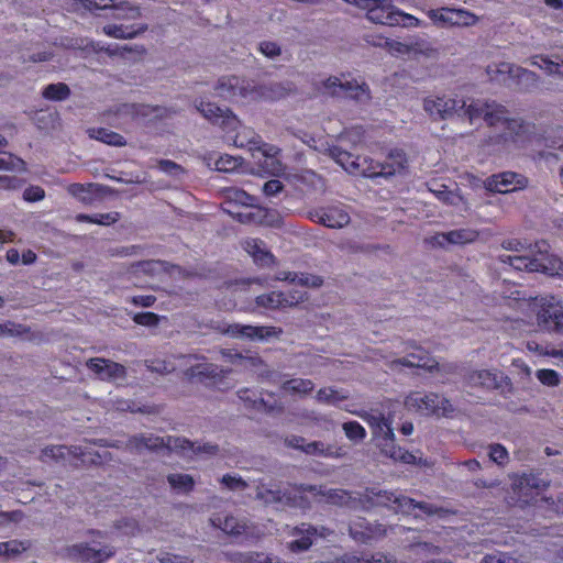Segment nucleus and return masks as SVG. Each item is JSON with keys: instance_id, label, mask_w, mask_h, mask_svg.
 Segmentation results:
<instances>
[{"instance_id": "f257e3e1", "label": "nucleus", "mask_w": 563, "mask_h": 563, "mask_svg": "<svg viewBox=\"0 0 563 563\" xmlns=\"http://www.w3.org/2000/svg\"><path fill=\"white\" fill-rule=\"evenodd\" d=\"M465 118L470 123L483 118L487 125L501 130L500 137L504 142L517 141L529 130V124L520 118H510L508 110L495 101L472 100L466 108Z\"/></svg>"}, {"instance_id": "f03ea898", "label": "nucleus", "mask_w": 563, "mask_h": 563, "mask_svg": "<svg viewBox=\"0 0 563 563\" xmlns=\"http://www.w3.org/2000/svg\"><path fill=\"white\" fill-rule=\"evenodd\" d=\"M346 410L361 417L371 427L373 437L379 441L380 451L386 456L406 464L418 463L417 457L412 453L395 444V433L390 417H385V415L377 409H371L369 411Z\"/></svg>"}, {"instance_id": "7ed1b4c3", "label": "nucleus", "mask_w": 563, "mask_h": 563, "mask_svg": "<svg viewBox=\"0 0 563 563\" xmlns=\"http://www.w3.org/2000/svg\"><path fill=\"white\" fill-rule=\"evenodd\" d=\"M363 497L371 506L389 507L396 512L408 516L411 515L416 518L420 517V512L427 516H433L442 511V508H439L435 505L417 501L401 494L380 490L377 488H367Z\"/></svg>"}, {"instance_id": "20e7f679", "label": "nucleus", "mask_w": 563, "mask_h": 563, "mask_svg": "<svg viewBox=\"0 0 563 563\" xmlns=\"http://www.w3.org/2000/svg\"><path fill=\"white\" fill-rule=\"evenodd\" d=\"M305 487L282 486L276 483L260 482L255 488V498L264 505H274L279 507H292L308 509L309 501L302 493Z\"/></svg>"}, {"instance_id": "39448f33", "label": "nucleus", "mask_w": 563, "mask_h": 563, "mask_svg": "<svg viewBox=\"0 0 563 563\" xmlns=\"http://www.w3.org/2000/svg\"><path fill=\"white\" fill-rule=\"evenodd\" d=\"M125 448L132 453L141 454L144 451H184L186 449H192L194 444L185 438L172 435L158 437L153 433H141L131 437L128 440Z\"/></svg>"}, {"instance_id": "423d86ee", "label": "nucleus", "mask_w": 563, "mask_h": 563, "mask_svg": "<svg viewBox=\"0 0 563 563\" xmlns=\"http://www.w3.org/2000/svg\"><path fill=\"white\" fill-rule=\"evenodd\" d=\"M467 100L449 96H428L423 99V110L433 121L449 120L454 115L465 117Z\"/></svg>"}, {"instance_id": "0eeeda50", "label": "nucleus", "mask_w": 563, "mask_h": 563, "mask_svg": "<svg viewBox=\"0 0 563 563\" xmlns=\"http://www.w3.org/2000/svg\"><path fill=\"white\" fill-rule=\"evenodd\" d=\"M408 410L424 416H448L453 412L452 404L443 396L434 393L412 391L405 399Z\"/></svg>"}, {"instance_id": "6e6552de", "label": "nucleus", "mask_w": 563, "mask_h": 563, "mask_svg": "<svg viewBox=\"0 0 563 563\" xmlns=\"http://www.w3.org/2000/svg\"><path fill=\"white\" fill-rule=\"evenodd\" d=\"M217 95L225 100H254L256 87L244 78L228 76L219 79L216 86Z\"/></svg>"}, {"instance_id": "1a4fd4ad", "label": "nucleus", "mask_w": 563, "mask_h": 563, "mask_svg": "<svg viewBox=\"0 0 563 563\" xmlns=\"http://www.w3.org/2000/svg\"><path fill=\"white\" fill-rule=\"evenodd\" d=\"M488 75L495 79L497 74H507L516 80L519 89L523 91H532L539 87L540 77L529 69L522 68L510 63H499L487 67Z\"/></svg>"}, {"instance_id": "9d476101", "label": "nucleus", "mask_w": 563, "mask_h": 563, "mask_svg": "<svg viewBox=\"0 0 563 563\" xmlns=\"http://www.w3.org/2000/svg\"><path fill=\"white\" fill-rule=\"evenodd\" d=\"M223 332L234 339H249L251 341H269L278 339L283 334V329L273 325H250V324H230Z\"/></svg>"}, {"instance_id": "9b49d317", "label": "nucleus", "mask_w": 563, "mask_h": 563, "mask_svg": "<svg viewBox=\"0 0 563 563\" xmlns=\"http://www.w3.org/2000/svg\"><path fill=\"white\" fill-rule=\"evenodd\" d=\"M308 218L313 222L322 224L331 229H341L351 221L346 208L341 205H330L320 207L308 212Z\"/></svg>"}, {"instance_id": "f8f14e48", "label": "nucleus", "mask_w": 563, "mask_h": 563, "mask_svg": "<svg viewBox=\"0 0 563 563\" xmlns=\"http://www.w3.org/2000/svg\"><path fill=\"white\" fill-rule=\"evenodd\" d=\"M332 531L325 527H314L310 523H301L289 532L296 539L288 543L291 552L299 553L310 549L316 538H327Z\"/></svg>"}, {"instance_id": "ddd939ff", "label": "nucleus", "mask_w": 563, "mask_h": 563, "mask_svg": "<svg viewBox=\"0 0 563 563\" xmlns=\"http://www.w3.org/2000/svg\"><path fill=\"white\" fill-rule=\"evenodd\" d=\"M467 383L473 387L497 389L501 393L510 391V379L499 371L481 369L468 374Z\"/></svg>"}, {"instance_id": "4468645a", "label": "nucleus", "mask_w": 563, "mask_h": 563, "mask_svg": "<svg viewBox=\"0 0 563 563\" xmlns=\"http://www.w3.org/2000/svg\"><path fill=\"white\" fill-rule=\"evenodd\" d=\"M197 110L213 124L220 125L225 131H235L240 126L239 119L228 108H220L213 102L201 101Z\"/></svg>"}, {"instance_id": "2eb2a0df", "label": "nucleus", "mask_w": 563, "mask_h": 563, "mask_svg": "<svg viewBox=\"0 0 563 563\" xmlns=\"http://www.w3.org/2000/svg\"><path fill=\"white\" fill-rule=\"evenodd\" d=\"M114 554V549L110 545H100L96 542L79 543L68 549V556L75 560H81L89 563H102Z\"/></svg>"}, {"instance_id": "dca6fc26", "label": "nucleus", "mask_w": 563, "mask_h": 563, "mask_svg": "<svg viewBox=\"0 0 563 563\" xmlns=\"http://www.w3.org/2000/svg\"><path fill=\"white\" fill-rule=\"evenodd\" d=\"M528 185V179L514 172H504L500 174L492 175L484 181L487 190L499 194H507L523 189Z\"/></svg>"}, {"instance_id": "f3484780", "label": "nucleus", "mask_w": 563, "mask_h": 563, "mask_svg": "<svg viewBox=\"0 0 563 563\" xmlns=\"http://www.w3.org/2000/svg\"><path fill=\"white\" fill-rule=\"evenodd\" d=\"M549 249L550 246L545 241L536 242L533 247H530V253L536 255L537 272L548 275L563 274V260L554 254H550Z\"/></svg>"}, {"instance_id": "a211bd4d", "label": "nucleus", "mask_w": 563, "mask_h": 563, "mask_svg": "<svg viewBox=\"0 0 563 563\" xmlns=\"http://www.w3.org/2000/svg\"><path fill=\"white\" fill-rule=\"evenodd\" d=\"M86 366L102 380L112 382L123 379L126 376V369L123 365L102 357L89 358Z\"/></svg>"}, {"instance_id": "6ab92c4d", "label": "nucleus", "mask_w": 563, "mask_h": 563, "mask_svg": "<svg viewBox=\"0 0 563 563\" xmlns=\"http://www.w3.org/2000/svg\"><path fill=\"white\" fill-rule=\"evenodd\" d=\"M231 369L223 368L212 363H198L190 365L185 374L188 378H197L202 383L220 384Z\"/></svg>"}, {"instance_id": "aec40b11", "label": "nucleus", "mask_w": 563, "mask_h": 563, "mask_svg": "<svg viewBox=\"0 0 563 563\" xmlns=\"http://www.w3.org/2000/svg\"><path fill=\"white\" fill-rule=\"evenodd\" d=\"M477 238L478 232L476 230L462 228L435 234L431 238V244L439 247H445L449 244L464 245L474 242Z\"/></svg>"}, {"instance_id": "412c9836", "label": "nucleus", "mask_w": 563, "mask_h": 563, "mask_svg": "<svg viewBox=\"0 0 563 563\" xmlns=\"http://www.w3.org/2000/svg\"><path fill=\"white\" fill-rule=\"evenodd\" d=\"M548 486L549 481H545L541 478L539 474L533 473H523L522 475L517 476L512 482V488L520 497H530L533 493L538 494Z\"/></svg>"}, {"instance_id": "4be33fe9", "label": "nucleus", "mask_w": 563, "mask_h": 563, "mask_svg": "<svg viewBox=\"0 0 563 563\" xmlns=\"http://www.w3.org/2000/svg\"><path fill=\"white\" fill-rule=\"evenodd\" d=\"M210 523L221 529L224 533L239 537L242 534L252 536L251 526L245 519L234 516H225L222 518L220 515H214L210 518Z\"/></svg>"}, {"instance_id": "5701e85b", "label": "nucleus", "mask_w": 563, "mask_h": 563, "mask_svg": "<svg viewBox=\"0 0 563 563\" xmlns=\"http://www.w3.org/2000/svg\"><path fill=\"white\" fill-rule=\"evenodd\" d=\"M85 456L86 452L81 446L48 445L41 451L40 460L48 463L51 461L60 462L76 457L86 462Z\"/></svg>"}, {"instance_id": "b1692460", "label": "nucleus", "mask_w": 563, "mask_h": 563, "mask_svg": "<svg viewBox=\"0 0 563 563\" xmlns=\"http://www.w3.org/2000/svg\"><path fill=\"white\" fill-rule=\"evenodd\" d=\"M245 142L253 145L255 150L262 152V154L267 158L274 159L280 152L277 146L262 142L253 131L243 129V132L236 133L234 144L243 147Z\"/></svg>"}, {"instance_id": "393cba45", "label": "nucleus", "mask_w": 563, "mask_h": 563, "mask_svg": "<svg viewBox=\"0 0 563 563\" xmlns=\"http://www.w3.org/2000/svg\"><path fill=\"white\" fill-rule=\"evenodd\" d=\"M243 249L258 266L269 267L275 263V256L267 250L262 240L247 239L243 242Z\"/></svg>"}, {"instance_id": "a878e982", "label": "nucleus", "mask_w": 563, "mask_h": 563, "mask_svg": "<svg viewBox=\"0 0 563 563\" xmlns=\"http://www.w3.org/2000/svg\"><path fill=\"white\" fill-rule=\"evenodd\" d=\"M413 349L412 352H408L402 358L397 360V363L408 367H420L428 371H432L438 367V362L432 358L428 352L423 349L408 344Z\"/></svg>"}, {"instance_id": "bb28decb", "label": "nucleus", "mask_w": 563, "mask_h": 563, "mask_svg": "<svg viewBox=\"0 0 563 563\" xmlns=\"http://www.w3.org/2000/svg\"><path fill=\"white\" fill-rule=\"evenodd\" d=\"M342 90L341 98H350L358 103H367L372 98L369 87L365 81L349 78L346 75Z\"/></svg>"}, {"instance_id": "cd10ccee", "label": "nucleus", "mask_w": 563, "mask_h": 563, "mask_svg": "<svg viewBox=\"0 0 563 563\" xmlns=\"http://www.w3.org/2000/svg\"><path fill=\"white\" fill-rule=\"evenodd\" d=\"M539 325L543 327L549 331H563V311L561 307H554L549 305L548 308H542L538 312Z\"/></svg>"}, {"instance_id": "c85d7f7f", "label": "nucleus", "mask_w": 563, "mask_h": 563, "mask_svg": "<svg viewBox=\"0 0 563 563\" xmlns=\"http://www.w3.org/2000/svg\"><path fill=\"white\" fill-rule=\"evenodd\" d=\"M384 533L385 530H382L379 525L374 526L365 519H360L350 526V534L352 538L362 542H366L367 540Z\"/></svg>"}, {"instance_id": "c756f323", "label": "nucleus", "mask_w": 563, "mask_h": 563, "mask_svg": "<svg viewBox=\"0 0 563 563\" xmlns=\"http://www.w3.org/2000/svg\"><path fill=\"white\" fill-rule=\"evenodd\" d=\"M533 247V245H529V249ZM499 261L504 264H509L517 271H529L534 272L538 271V265L536 264V255L530 253V250L525 252L522 255H499Z\"/></svg>"}, {"instance_id": "7c9ffc66", "label": "nucleus", "mask_w": 563, "mask_h": 563, "mask_svg": "<svg viewBox=\"0 0 563 563\" xmlns=\"http://www.w3.org/2000/svg\"><path fill=\"white\" fill-rule=\"evenodd\" d=\"M146 30V24H141L136 29L134 26H125L122 24H107L102 27V33L117 40H132L144 33Z\"/></svg>"}, {"instance_id": "2f4dec72", "label": "nucleus", "mask_w": 563, "mask_h": 563, "mask_svg": "<svg viewBox=\"0 0 563 563\" xmlns=\"http://www.w3.org/2000/svg\"><path fill=\"white\" fill-rule=\"evenodd\" d=\"M112 13L110 15H107V18L113 19V20H120V21H131L136 20L141 18L142 10L139 5L133 4L129 1H122L119 3H115L113 1V5L110 7Z\"/></svg>"}, {"instance_id": "473e14b6", "label": "nucleus", "mask_w": 563, "mask_h": 563, "mask_svg": "<svg viewBox=\"0 0 563 563\" xmlns=\"http://www.w3.org/2000/svg\"><path fill=\"white\" fill-rule=\"evenodd\" d=\"M294 300L287 301L284 297L283 291H271L267 294L260 295L255 298L257 307H262L267 310H276L286 307H292Z\"/></svg>"}, {"instance_id": "72a5a7b5", "label": "nucleus", "mask_w": 563, "mask_h": 563, "mask_svg": "<svg viewBox=\"0 0 563 563\" xmlns=\"http://www.w3.org/2000/svg\"><path fill=\"white\" fill-rule=\"evenodd\" d=\"M345 79V75L342 74L340 76H330L325 79H321L316 82V89L323 96H329L333 98L342 97L343 82Z\"/></svg>"}, {"instance_id": "f704fd0d", "label": "nucleus", "mask_w": 563, "mask_h": 563, "mask_svg": "<svg viewBox=\"0 0 563 563\" xmlns=\"http://www.w3.org/2000/svg\"><path fill=\"white\" fill-rule=\"evenodd\" d=\"M306 490L313 493L316 496H321L327 503L333 505H346L351 499L350 494L342 489H325L322 487L307 486L305 487V492Z\"/></svg>"}, {"instance_id": "c9c22d12", "label": "nucleus", "mask_w": 563, "mask_h": 563, "mask_svg": "<svg viewBox=\"0 0 563 563\" xmlns=\"http://www.w3.org/2000/svg\"><path fill=\"white\" fill-rule=\"evenodd\" d=\"M406 155L402 151H391L384 163H380L379 173H383V177H389L397 173H400L406 167Z\"/></svg>"}, {"instance_id": "e433bc0d", "label": "nucleus", "mask_w": 563, "mask_h": 563, "mask_svg": "<svg viewBox=\"0 0 563 563\" xmlns=\"http://www.w3.org/2000/svg\"><path fill=\"white\" fill-rule=\"evenodd\" d=\"M276 279L314 288L320 287L323 283L322 278L319 276L309 274H297L292 272H279L276 275Z\"/></svg>"}, {"instance_id": "4c0bfd02", "label": "nucleus", "mask_w": 563, "mask_h": 563, "mask_svg": "<svg viewBox=\"0 0 563 563\" xmlns=\"http://www.w3.org/2000/svg\"><path fill=\"white\" fill-rule=\"evenodd\" d=\"M88 135L90 139L111 146L121 147L126 144L125 139L121 134L104 128H91L88 130Z\"/></svg>"}, {"instance_id": "58836bf2", "label": "nucleus", "mask_w": 563, "mask_h": 563, "mask_svg": "<svg viewBox=\"0 0 563 563\" xmlns=\"http://www.w3.org/2000/svg\"><path fill=\"white\" fill-rule=\"evenodd\" d=\"M291 90V86L289 84L283 82H271L268 85H263L256 88V95L254 96V100L258 98L264 99H279L285 97Z\"/></svg>"}, {"instance_id": "ea45409f", "label": "nucleus", "mask_w": 563, "mask_h": 563, "mask_svg": "<svg viewBox=\"0 0 563 563\" xmlns=\"http://www.w3.org/2000/svg\"><path fill=\"white\" fill-rule=\"evenodd\" d=\"M409 45V51L411 57L424 56V57H433L437 54V49L432 46V44L420 36L409 37L407 40Z\"/></svg>"}, {"instance_id": "a19ab883", "label": "nucleus", "mask_w": 563, "mask_h": 563, "mask_svg": "<svg viewBox=\"0 0 563 563\" xmlns=\"http://www.w3.org/2000/svg\"><path fill=\"white\" fill-rule=\"evenodd\" d=\"M330 156L341 165L346 172L354 174L355 169H357L360 156L354 157L351 153L340 148L332 147L330 148Z\"/></svg>"}, {"instance_id": "79ce46f5", "label": "nucleus", "mask_w": 563, "mask_h": 563, "mask_svg": "<svg viewBox=\"0 0 563 563\" xmlns=\"http://www.w3.org/2000/svg\"><path fill=\"white\" fill-rule=\"evenodd\" d=\"M450 26H470L477 22V16L465 9L449 8Z\"/></svg>"}, {"instance_id": "37998d69", "label": "nucleus", "mask_w": 563, "mask_h": 563, "mask_svg": "<svg viewBox=\"0 0 563 563\" xmlns=\"http://www.w3.org/2000/svg\"><path fill=\"white\" fill-rule=\"evenodd\" d=\"M314 384L310 379L291 378L283 383L282 389L289 394L306 395L312 391Z\"/></svg>"}, {"instance_id": "c03bdc74", "label": "nucleus", "mask_w": 563, "mask_h": 563, "mask_svg": "<svg viewBox=\"0 0 563 563\" xmlns=\"http://www.w3.org/2000/svg\"><path fill=\"white\" fill-rule=\"evenodd\" d=\"M227 203H236L244 207H255L256 198L239 188H229L225 191Z\"/></svg>"}, {"instance_id": "a18cd8bd", "label": "nucleus", "mask_w": 563, "mask_h": 563, "mask_svg": "<svg viewBox=\"0 0 563 563\" xmlns=\"http://www.w3.org/2000/svg\"><path fill=\"white\" fill-rule=\"evenodd\" d=\"M317 401L331 406H339L341 401L347 399V395L332 387H324L318 390Z\"/></svg>"}, {"instance_id": "49530a36", "label": "nucleus", "mask_w": 563, "mask_h": 563, "mask_svg": "<svg viewBox=\"0 0 563 563\" xmlns=\"http://www.w3.org/2000/svg\"><path fill=\"white\" fill-rule=\"evenodd\" d=\"M360 166L355 169V175H362L364 177L375 178L383 177V173H379L380 162H375L369 157H360L358 159Z\"/></svg>"}, {"instance_id": "de8ad7c7", "label": "nucleus", "mask_w": 563, "mask_h": 563, "mask_svg": "<svg viewBox=\"0 0 563 563\" xmlns=\"http://www.w3.org/2000/svg\"><path fill=\"white\" fill-rule=\"evenodd\" d=\"M42 95L47 100L63 101L70 96V89L64 82L49 84L44 88Z\"/></svg>"}, {"instance_id": "09e8293b", "label": "nucleus", "mask_w": 563, "mask_h": 563, "mask_svg": "<svg viewBox=\"0 0 563 563\" xmlns=\"http://www.w3.org/2000/svg\"><path fill=\"white\" fill-rule=\"evenodd\" d=\"M429 190L442 202L450 206H457L462 200L461 196L449 190L443 184H432Z\"/></svg>"}, {"instance_id": "8fccbe9b", "label": "nucleus", "mask_w": 563, "mask_h": 563, "mask_svg": "<svg viewBox=\"0 0 563 563\" xmlns=\"http://www.w3.org/2000/svg\"><path fill=\"white\" fill-rule=\"evenodd\" d=\"M233 560L241 563H284L277 556H269L258 552L235 553Z\"/></svg>"}, {"instance_id": "3c124183", "label": "nucleus", "mask_w": 563, "mask_h": 563, "mask_svg": "<svg viewBox=\"0 0 563 563\" xmlns=\"http://www.w3.org/2000/svg\"><path fill=\"white\" fill-rule=\"evenodd\" d=\"M97 187L95 184H70L67 187V191L73 197L77 198L84 203H90L92 201V192L93 189Z\"/></svg>"}, {"instance_id": "603ef678", "label": "nucleus", "mask_w": 563, "mask_h": 563, "mask_svg": "<svg viewBox=\"0 0 563 563\" xmlns=\"http://www.w3.org/2000/svg\"><path fill=\"white\" fill-rule=\"evenodd\" d=\"M76 220L78 222H90L101 225H109L112 223H115L119 220V213L118 212H109V213H99L95 216H88L80 213L76 217Z\"/></svg>"}, {"instance_id": "864d4df0", "label": "nucleus", "mask_w": 563, "mask_h": 563, "mask_svg": "<svg viewBox=\"0 0 563 563\" xmlns=\"http://www.w3.org/2000/svg\"><path fill=\"white\" fill-rule=\"evenodd\" d=\"M167 482L174 489L184 493L192 490L195 485L192 476L188 474H169L167 476Z\"/></svg>"}, {"instance_id": "5fc2aeb1", "label": "nucleus", "mask_w": 563, "mask_h": 563, "mask_svg": "<svg viewBox=\"0 0 563 563\" xmlns=\"http://www.w3.org/2000/svg\"><path fill=\"white\" fill-rule=\"evenodd\" d=\"M423 25L422 21L396 7L391 26L419 27Z\"/></svg>"}, {"instance_id": "6e6d98bb", "label": "nucleus", "mask_w": 563, "mask_h": 563, "mask_svg": "<svg viewBox=\"0 0 563 563\" xmlns=\"http://www.w3.org/2000/svg\"><path fill=\"white\" fill-rule=\"evenodd\" d=\"M29 548V544L24 541L19 540H10L5 542H0V558H13L22 552H24Z\"/></svg>"}, {"instance_id": "4d7b16f0", "label": "nucleus", "mask_w": 563, "mask_h": 563, "mask_svg": "<svg viewBox=\"0 0 563 563\" xmlns=\"http://www.w3.org/2000/svg\"><path fill=\"white\" fill-rule=\"evenodd\" d=\"M77 5L95 15L98 11H107L113 5V0H77Z\"/></svg>"}, {"instance_id": "13d9d810", "label": "nucleus", "mask_w": 563, "mask_h": 563, "mask_svg": "<svg viewBox=\"0 0 563 563\" xmlns=\"http://www.w3.org/2000/svg\"><path fill=\"white\" fill-rule=\"evenodd\" d=\"M342 429L350 441L362 442L366 437L365 429L357 421H349L342 424Z\"/></svg>"}, {"instance_id": "bf43d9fd", "label": "nucleus", "mask_w": 563, "mask_h": 563, "mask_svg": "<svg viewBox=\"0 0 563 563\" xmlns=\"http://www.w3.org/2000/svg\"><path fill=\"white\" fill-rule=\"evenodd\" d=\"M27 333H30V328L24 324H21V323H15L13 321H7V322L0 324V338L1 336H23Z\"/></svg>"}, {"instance_id": "052dcab7", "label": "nucleus", "mask_w": 563, "mask_h": 563, "mask_svg": "<svg viewBox=\"0 0 563 563\" xmlns=\"http://www.w3.org/2000/svg\"><path fill=\"white\" fill-rule=\"evenodd\" d=\"M449 8L430 9L427 11L428 18L440 27H450Z\"/></svg>"}, {"instance_id": "680f3d73", "label": "nucleus", "mask_w": 563, "mask_h": 563, "mask_svg": "<svg viewBox=\"0 0 563 563\" xmlns=\"http://www.w3.org/2000/svg\"><path fill=\"white\" fill-rule=\"evenodd\" d=\"M191 443L194 444L192 449H186V450L179 451V452L184 455H188L191 453L195 455L203 454L207 456L216 455L219 452V446L216 444H212V443H203V444L195 443V442H191Z\"/></svg>"}, {"instance_id": "e2e57ef3", "label": "nucleus", "mask_w": 563, "mask_h": 563, "mask_svg": "<svg viewBox=\"0 0 563 563\" xmlns=\"http://www.w3.org/2000/svg\"><path fill=\"white\" fill-rule=\"evenodd\" d=\"M384 48L395 56L411 57L407 40L405 42L388 40L384 41Z\"/></svg>"}, {"instance_id": "0e129e2a", "label": "nucleus", "mask_w": 563, "mask_h": 563, "mask_svg": "<svg viewBox=\"0 0 563 563\" xmlns=\"http://www.w3.org/2000/svg\"><path fill=\"white\" fill-rule=\"evenodd\" d=\"M302 451L311 455L333 456V449L331 446H325L321 441L307 443L305 448H302Z\"/></svg>"}, {"instance_id": "69168bd1", "label": "nucleus", "mask_w": 563, "mask_h": 563, "mask_svg": "<svg viewBox=\"0 0 563 563\" xmlns=\"http://www.w3.org/2000/svg\"><path fill=\"white\" fill-rule=\"evenodd\" d=\"M220 482L230 490H244L249 487L247 483L238 475L225 474Z\"/></svg>"}, {"instance_id": "338daca9", "label": "nucleus", "mask_w": 563, "mask_h": 563, "mask_svg": "<svg viewBox=\"0 0 563 563\" xmlns=\"http://www.w3.org/2000/svg\"><path fill=\"white\" fill-rule=\"evenodd\" d=\"M257 49L268 58H276L282 54V47L273 41H262L258 43Z\"/></svg>"}, {"instance_id": "774afa93", "label": "nucleus", "mask_w": 563, "mask_h": 563, "mask_svg": "<svg viewBox=\"0 0 563 563\" xmlns=\"http://www.w3.org/2000/svg\"><path fill=\"white\" fill-rule=\"evenodd\" d=\"M159 563H192V559L187 555H178L169 552H161L157 555Z\"/></svg>"}]
</instances>
